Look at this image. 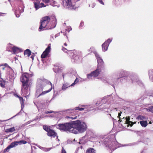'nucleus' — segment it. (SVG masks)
<instances>
[{
	"label": "nucleus",
	"instance_id": "28",
	"mask_svg": "<svg viewBox=\"0 0 153 153\" xmlns=\"http://www.w3.org/2000/svg\"><path fill=\"white\" fill-rule=\"evenodd\" d=\"M5 81L4 80H0V85L2 87H4L5 86Z\"/></svg>",
	"mask_w": 153,
	"mask_h": 153
},
{
	"label": "nucleus",
	"instance_id": "35",
	"mask_svg": "<svg viewBox=\"0 0 153 153\" xmlns=\"http://www.w3.org/2000/svg\"><path fill=\"white\" fill-rule=\"evenodd\" d=\"M84 25V23L83 22H81L80 25V27H82Z\"/></svg>",
	"mask_w": 153,
	"mask_h": 153
},
{
	"label": "nucleus",
	"instance_id": "8",
	"mask_svg": "<svg viewBox=\"0 0 153 153\" xmlns=\"http://www.w3.org/2000/svg\"><path fill=\"white\" fill-rule=\"evenodd\" d=\"M118 118L119 119V121L120 122L122 121L123 120L125 121V120H126V121L125 122L126 123H125L128 124V126L129 125L131 126H132L134 124H135L136 123V122L133 123L131 121H130L129 120L130 118L129 117H126V118L123 117L122 119H121L120 117Z\"/></svg>",
	"mask_w": 153,
	"mask_h": 153
},
{
	"label": "nucleus",
	"instance_id": "53",
	"mask_svg": "<svg viewBox=\"0 0 153 153\" xmlns=\"http://www.w3.org/2000/svg\"><path fill=\"white\" fill-rule=\"evenodd\" d=\"M84 81H85V79H83V80Z\"/></svg>",
	"mask_w": 153,
	"mask_h": 153
},
{
	"label": "nucleus",
	"instance_id": "26",
	"mask_svg": "<svg viewBox=\"0 0 153 153\" xmlns=\"http://www.w3.org/2000/svg\"><path fill=\"white\" fill-rule=\"evenodd\" d=\"M146 109L148 111H150L153 113V106L147 108Z\"/></svg>",
	"mask_w": 153,
	"mask_h": 153
},
{
	"label": "nucleus",
	"instance_id": "14",
	"mask_svg": "<svg viewBox=\"0 0 153 153\" xmlns=\"http://www.w3.org/2000/svg\"><path fill=\"white\" fill-rule=\"evenodd\" d=\"M106 42H105L102 45V50L103 51H107L109 46V44H106Z\"/></svg>",
	"mask_w": 153,
	"mask_h": 153
},
{
	"label": "nucleus",
	"instance_id": "46",
	"mask_svg": "<svg viewBox=\"0 0 153 153\" xmlns=\"http://www.w3.org/2000/svg\"><path fill=\"white\" fill-rule=\"evenodd\" d=\"M22 11H21V13H22L24 11V9L22 8Z\"/></svg>",
	"mask_w": 153,
	"mask_h": 153
},
{
	"label": "nucleus",
	"instance_id": "25",
	"mask_svg": "<svg viewBox=\"0 0 153 153\" xmlns=\"http://www.w3.org/2000/svg\"><path fill=\"white\" fill-rule=\"evenodd\" d=\"M50 4L53 6H56V3L53 0H50Z\"/></svg>",
	"mask_w": 153,
	"mask_h": 153
},
{
	"label": "nucleus",
	"instance_id": "1",
	"mask_svg": "<svg viewBox=\"0 0 153 153\" xmlns=\"http://www.w3.org/2000/svg\"><path fill=\"white\" fill-rule=\"evenodd\" d=\"M56 127L59 130L65 131L77 134L78 132L82 133L87 128L85 123L79 120L72 121L64 124L56 125Z\"/></svg>",
	"mask_w": 153,
	"mask_h": 153
},
{
	"label": "nucleus",
	"instance_id": "4",
	"mask_svg": "<svg viewBox=\"0 0 153 153\" xmlns=\"http://www.w3.org/2000/svg\"><path fill=\"white\" fill-rule=\"evenodd\" d=\"M47 82L49 84H50L51 87L48 90L46 91H44L42 92L38 96V97H39L40 96L45 95L46 93L50 92L52 89V84L51 82H48L47 80L45 79H39L37 80L38 84L39 85L42 86H44L46 85V84Z\"/></svg>",
	"mask_w": 153,
	"mask_h": 153
},
{
	"label": "nucleus",
	"instance_id": "6",
	"mask_svg": "<svg viewBox=\"0 0 153 153\" xmlns=\"http://www.w3.org/2000/svg\"><path fill=\"white\" fill-rule=\"evenodd\" d=\"M101 69L99 68H97L95 71H93L90 74L87 75V77L89 79L91 78L92 76L96 77L97 76L101 71Z\"/></svg>",
	"mask_w": 153,
	"mask_h": 153
},
{
	"label": "nucleus",
	"instance_id": "31",
	"mask_svg": "<svg viewBox=\"0 0 153 153\" xmlns=\"http://www.w3.org/2000/svg\"><path fill=\"white\" fill-rule=\"evenodd\" d=\"M51 149V148H43V150L45 151H49Z\"/></svg>",
	"mask_w": 153,
	"mask_h": 153
},
{
	"label": "nucleus",
	"instance_id": "22",
	"mask_svg": "<svg viewBox=\"0 0 153 153\" xmlns=\"http://www.w3.org/2000/svg\"><path fill=\"white\" fill-rule=\"evenodd\" d=\"M86 153H95V151L93 148L89 149L86 151Z\"/></svg>",
	"mask_w": 153,
	"mask_h": 153
},
{
	"label": "nucleus",
	"instance_id": "42",
	"mask_svg": "<svg viewBox=\"0 0 153 153\" xmlns=\"http://www.w3.org/2000/svg\"><path fill=\"white\" fill-rule=\"evenodd\" d=\"M75 84V83L74 82V83H73L71 85H70V86H73Z\"/></svg>",
	"mask_w": 153,
	"mask_h": 153
},
{
	"label": "nucleus",
	"instance_id": "39",
	"mask_svg": "<svg viewBox=\"0 0 153 153\" xmlns=\"http://www.w3.org/2000/svg\"><path fill=\"white\" fill-rule=\"evenodd\" d=\"M6 14V13H0V16H3V15H2V14L5 15V14Z\"/></svg>",
	"mask_w": 153,
	"mask_h": 153
},
{
	"label": "nucleus",
	"instance_id": "30",
	"mask_svg": "<svg viewBox=\"0 0 153 153\" xmlns=\"http://www.w3.org/2000/svg\"><path fill=\"white\" fill-rule=\"evenodd\" d=\"M5 67L3 65H0V71L4 70L5 69Z\"/></svg>",
	"mask_w": 153,
	"mask_h": 153
},
{
	"label": "nucleus",
	"instance_id": "50",
	"mask_svg": "<svg viewBox=\"0 0 153 153\" xmlns=\"http://www.w3.org/2000/svg\"><path fill=\"white\" fill-rule=\"evenodd\" d=\"M82 106H88V105H83Z\"/></svg>",
	"mask_w": 153,
	"mask_h": 153
},
{
	"label": "nucleus",
	"instance_id": "17",
	"mask_svg": "<svg viewBox=\"0 0 153 153\" xmlns=\"http://www.w3.org/2000/svg\"><path fill=\"white\" fill-rule=\"evenodd\" d=\"M139 123L141 126L143 127H146L148 125L147 122L146 121H141Z\"/></svg>",
	"mask_w": 153,
	"mask_h": 153
},
{
	"label": "nucleus",
	"instance_id": "37",
	"mask_svg": "<svg viewBox=\"0 0 153 153\" xmlns=\"http://www.w3.org/2000/svg\"><path fill=\"white\" fill-rule=\"evenodd\" d=\"M62 153H66V152L65 150L62 148Z\"/></svg>",
	"mask_w": 153,
	"mask_h": 153
},
{
	"label": "nucleus",
	"instance_id": "45",
	"mask_svg": "<svg viewBox=\"0 0 153 153\" xmlns=\"http://www.w3.org/2000/svg\"><path fill=\"white\" fill-rule=\"evenodd\" d=\"M31 58H32V60H33V56H31Z\"/></svg>",
	"mask_w": 153,
	"mask_h": 153
},
{
	"label": "nucleus",
	"instance_id": "21",
	"mask_svg": "<svg viewBox=\"0 0 153 153\" xmlns=\"http://www.w3.org/2000/svg\"><path fill=\"white\" fill-rule=\"evenodd\" d=\"M136 118L138 120H143L146 119V118L145 117L141 115H138Z\"/></svg>",
	"mask_w": 153,
	"mask_h": 153
},
{
	"label": "nucleus",
	"instance_id": "29",
	"mask_svg": "<svg viewBox=\"0 0 153 153\" xmlns=\"http://www.w3.org/2000/svg\"><path fill=\"white\" fill-rule=\"evenodd\" d=\"M112 39H108L105 42H106V44H108L109 45L110 43L112 41Z\"/></svg>",
	"mask_w": 153,
	"mask_h": 153
},
{
	"label": "nucleus",
	"instance_id": "44",
	"mask_svg": "<svg viewBox=\"0 0 153 153\" xmlns=\"http://www.w3.org/2000/svg\"><path fill=\"white\" fill-rule=\"evenodd\" d=\"M4 65L5 67V66H8L7 64L6 63L4 64V65Z\"/></svg>",
	"mask_w": 153,
	"mask_h": 153
},
{
	"label": "nucleus",
	"instance_id": "7",
	"mask_svg": "<svg viewBox=\"0 0 153 153\" xmlns=\"http://www.w3.org/2000/svg\"><path fill=\"white\" fill-rule=\"evenodd\" d=\"M96 58L97 59L98 62V67L97 68H100L102 69L103 66L104 62L102 59L100 57V56L97 53H94Z\"/></svg>",
	"mask_w": 153,
	"mask_h": 153
},
{
	"label": "nucleus",
	"instance_id": "51",
	"mask_svg": "<svg viewBox=\"0 0 153 153\" xmlns=\"http://www.w3.org/2000/svg\"><path fill=\"white\" fill-rule=\"evenodd\" d=\"M115 109L116 110H117V109L116 108H115Z\"/></svg>",
	"mask_w": 153,
	"mask_h": 153
},
{
	"label": "nucleus",
	"instance_id": "33",
	"mask_svg": "<svg viewBox=\"0 0 153 153\" xmlns=\"http://www.w3.org/2000/svg\"><path fill=\"white\" fill-rule=\"evenodd\" d=\"M42 1L45 3H47L50 1V0H42Z\"/></svg>",
	"mask_w": 153,
	"mask_h": 153
},
{
	"label": "nucleus",
	"instance_id": "32",
	"mask_svg": "<svg viewBox=\"0 0 153 153\" xmlns=\"http://www.w3.org/2000/svg\"><path fill=\"white\" fill-rule=\"evenodd\" d=\"M68 29H66V31H68V32L69 33L70 31L72 30V28L71 27H68Z\"/></svg>",
	"mask_w": 153,
	"mask_h": 153
},
{
	"label": "nucleus",
	"instance_id": "10",
	"mask_svg": "<svg viewBox=\"0 0 153 153\" xmlns=\"http://www.w3.org/2000/svg\"><path fill=\"white\" fill-rule=\"evenodd\" d=\"M51 49V45L49 44L48 47L43 52V53L41 55V58H44L46 57L48 55L49 53L50 52Z\"/></svg>",
	"mask_w": 153,
	"mask_h": 153
},
{
	"label": "nucleus",
	"instance_id": "41",
	"mask_svg": "<svg viewBox=\"0 0 153 153\" xmlns=\"http://www.w3.org/2000/svg\"><path fill=\"white\" fill-rule=\"evenodd\" d=\"M121 113H118V118L120 117L121 116Z\"/></svg>",
	"mask_w": 153,
	"mask_h": 153
},
{
	"label": "nucleus",
	"instance_id": "24",
	"mask_svg": "<svg viewBox=\"0 0 153 153\" xmlns=\"http://www.w3.org/2000/svg\"><path fill=\"white\" fill-rule=\"evenodd\" d=\"M149 78L153 81V70L149 71Z\"/></svg>",
	"mask_w": 153,
	"mask_h": 153
},
{
	"label": "nucleus",
	"instance_id": "52",
	"mask_svg": "<svg viewBox=\"0 0 153 153\" xmlns=\"http://www.w3.org/2000/svg\"><path fill=\"white\" fill-rule=\"evenodd\" d=\"M117 143V142H116L115 144H116Z\"/></svg>",
	"mask_w": 153,
	"mask_h": 153
},
{
	"label": "nucleus",
	"instance_id": "27",
	"mask_svg": "<svg viewBox=\"0 0 153 153\" xmlns=\"http://www.w3.org/2000/svg\"><path fill=\"white\" fill-rule=\"evenodd\" d=\"M43 128L46 131L48 132V131H50V130L51 129H50V128H49V127L46 126H43Z\"/></svg>",
	"mask_w": 153,
	"mask_h": 153
},
{
	"label": "nucleus",
	"instance_id": "18",
	"mask_svg": "<svg viewBox=\"0 0 153 153\" xmlns=\"http://www.w3.org/2000/svg\"><path fill=\"white\" fill-rule=\"evenodd\" d=\"M69 84L68 83H64L63 84L62 88V90H65L66 89L68 88V87H70Z\"/></svg>",
	"mask_w": 153,
	"mask_h": 153
},
{
	"label": "nucleus",
	"instance_id": "55",
	"mask_svg": "<svg viewBox=\"0 0 153 153\" xmlns=\"http://www.w3.org/2000/svg\"><path fill=\"white\" fill-rule=\"evenodd\" d=\"M97 104V103H96V104Z\"/></svg>",
	"mask_w": 153,
	"mask_h": 153
},
{
	"label": "nucleus",
	"instance_id": "34",
	"mask_svg": "<svg viewBox=\"0 0 153 153\" xmlns=\"http://www.w3.org/2000/svg\"><path fill=\"white\" fill-rule=\"evenodd\" d=\"M100 4L104 5V4L103 2L102 1V0H97Z\"/></svg>",
	"mask_w": 153,
	"mask_h": 153
},
{
	"label": "nucleus",
	"instance_id": "5",
	"mask_svg": "<svg viewBox=\"0 0 153 153\" xmlns=\"http://www.w3.org/2000/svg\"><path fill=\"white\" fill-rule=\"evenodd\" d=\"M27 142L25 140L14 142L11 143L10 145L8 146L5 149V151L8 152L9 150L11 148L14 147L18 145H21L22 144H25Z\"/></svg>",
	"mask_w": 153,
	"mask_h": 153
},
{
	"label": "nucleus",
	"instance_id": "40",
	"mask_svg": "<svg viewBox=\"0 0 153 153\" xmlns=\"http://www.w3.org/2000/svg\"><path fill=\"white\" fill-rule=\"evenodd\" d=\"M78 80H77V78L75 80L74 82L75 83H76L78 82Z\"/></svg>",
	"mask_w": 153,
	"mask_h": 153
},
{
	"label": "nucleus",
	"instance_id": "20",
	"mask_svg": "<svg viewBox=\"0 0 153 153\" xmlns=\"http://www.w3.org/2000/svg\"><path fill=\"white\" fill-rule=\"evenodd\" d=\"M15 129L14 127L9 128L6 129H5V131L6 132H12L14 131Z\"/></svg>",
	"mask_w": 153,
	"mask_h": 153
},
{
	"label": "nucleus",
	"instance_id": "13",
	"mask_svg": "<svg viewBox=\"0 0 153 153\" xmlns=\"http://www.w3.org/2000/svg\"><path fill=\"white\" fill-rule=\"evenodd\" d=\"M12 49L13 53H15L22 51L21 49L16 47H12L10 48Z\"/></svg>",
	"mask_w": 153,
	"mask_h": 153
},
{
	"label": "nucleus",
	"instance_id": "23",
	"mask_svg": "<svg viewBox=\"0 0 153 153\" xmlns=\"http://www.w3.org/2000/svg\"><path fill=\"white\" fill-rule=\"evenodd\" d=\"M16 96L17 97H18L19 98V100L21 102V107L22 108L24 106L23 99V98L22 97H19L18 95H16Z\"/></svg>",
	"mask_w": 153,
	"mask_h": 153
},
{
	"label": "nucleus",
	"instance_id": "47",
	"mask_svg": "<svg viewBox=\"0 0 153 153\" xmlns=\"http://www.w3.org/2000/svg\"><path fill=\"white\" fill-rule=\"evenodd\" d=\"M64 45H65V46H66L67 45V44L66 43H65L64 44Z\"/></svg>",
	"mask_w": 153,
	"mask_h": 153
},
{
	"label": "nucleus",
	"instance_id": "54",
	"mask_svg": "<svg viewBox=\"0 0 153 153\" xmlns=\"http://www.w3.org/2000/svg\"><path fill=\"white\" fill-rule=\"evenodd\" d=\"M108 106L107 107H106L105 108H108Z\"/></svg>",
	"mask_w": 153,
	"mask_h": 153
},
{
	"label": "nucleus",
	"instance_id": "11",
	"mask_svg": "<svg viewBox=\"0 0 153 153\" xmlns=\"http://www.w3.org/2000/svg\"><path fill=\"white\" fill-rule=\"evenodd\" d=\"M34 3L35 7L36 10L38 9L40 7H45L47 6V5H44V4L42 3L40 4H38L36 2H34Z\"/></svg>",
	"mask_w": 153,
	"mask_h": 153
},
{
	"label": "nucleus",
	"instance_id": "15",
	"mask_svg": "<svg viewBox=\"0 0 153 153\" xmlns=\"http://www.w3.org/2000/svg\"><path fill=\"white\" fill-rule=\"evenodd\" d=\"M84 110V108H79V107H76L74 109H70L68 110H67V111H69L71 112H74V111L75 110H79V111H82Z\"/></svg>",
	"mask_w": 153,
	"mask_h": 153
},
{
	"label": "nucleus",
	"instance_id": "48",
	"mask_svg": "<svg viewBox=\"0 0 153 153\" xmlns=\"http://www.w3.org/2000/svg\"><path fill=\"white\" fill-rule=\"evenodd\" d=\"M149 124H152V122L150 121L149 123Z\"/></svg>",
	"mask_w": 153,
	"mask_h": 153
},
{
	"label": "nucleus",
	"instance_id": "49",
	"mask_svg": "<svg viewBox=\"0 0 153 153\" xmlns=\"http://www.w3.org/2000/svg\"><path fill=\"white\" fill-rule=\"evenodd\" d=\"M95 6V4H94L93 6L92 7H93Z\"/></svg>",
	"mask_w": 153,
	"mask_h": 153
},
{
	"label": "nucleus",
	"instance_id": "56",
	"mask_svg": "<svg viewBox=\"0 0 153 153\" xmlns=\"http://www.w3.org/2000/svg\"><path fill=\"white\" fill-rule=\"evenodd\" d=\"M9 1H10V0H9Z\"/></svg>",
	"mask_w": 153,
	"mask_h": 153
},
{
	"label": "nucleus",
	"instance_id": "38",
	"mask_svg": "<svg viewBox=\"0 0 153 153\" xmlns=\"http://www.w3.org/2000/svg\"><path fill=\"white\" fill-rule=\"evenodd\" d=\"M53 112V111H47L45 112V114H48V113H51Z\"/></svg>",
	"mask_w": 153,
	"mask_h": 153
},
{
	"label": "nucleus",
	"instance_id": "19",
	"mask_svg": "<svg viewBox=\"0 0 153 153\" xmlns=\"http://www.w3.org/2000/svg\"><path fill=\"white\" fill-rule=\"evenodd\" d=\"M121 146H117L116 145H113V146H112L111 145H109L108 146V147L111 149V150H114V149H117V148L121 147Z\"/></svg>",
	"mask_w": 153,
	"mask_h": 153
},
{
	"label": "nucleus",
	"instance_id": "3",
	"mask_svg": "<svg viewBox=\"0 0 153 153\" xmlns=\"http://www.w3.org/2000/svg\"><path fill=\"white\" fill-rule=\"evenodd\" d=\"M30 76V75L25 73L23 74L20 77V81L22 84L21 90L22 93L24 95H28L30 94L28 88L29 85L27 82L29 80Z\"/></svg>",
	"mask_w": 153,
	"mask_h": 153
},
{
	"label": "nucleus",
	"instance_id": "12",
	"mask_svg": "<svg viewBox=\"0 0 153 153\" xmlns=\"http://www.w3.org/2000/svg\"><path fill=\"white\" fill-rule=\"evenodd\" d=\"M56 133L54 131L51 129L50 130V131H49L48 133H47L48 136L51 137H54L56 136Z\"/></svg>",
	"mask_w": 153,
	"mask_h": 153
},
{
	"label": "nucleus",
	"instance_id": "9",
	"mask_svg": "<svg viewBox=\"0 0 153 153\" xmlns=\"http://www.w3.org/2000/svg\"><path fill=\"white\" fill-rule=\"evenodd\" d=\"M63 5L67 8H72L73 7V4L71 0H64Z\"/></svg>",
	"mask_w": 153,
	"mask_h": 153
},
{
	"label": "nucleus",
	"instance_id": "43",
	"mask_svg": "<svg viewBox=\"0 0 153 153\" xmlns=\"http://www.w3.org/2000/svg\"><path fill=\"white\" fill-rule=\"evenodd\" d=\"M16 17H19L20 16V15L19 14H16Z\"/></svg>",
	"mask_w": 153,
	"mask_h": 153
},
{
	"label": "nucleus",
	"instance_id": "36",
	"mask_svg": "<svg viewBox=\"0 0 153 153\" xmlns=\"http://www.w3.org/2000/svg\"><path fill=\"white\" fill-rule=\"evenodd\" d=\"M62 50L64 51V52H66L67 50L65 48H63L62 49Z\"/></svg>",
	"mask_w": 153,
	"mask_h": 153
},
{
	"label": "nucleus",
	"instance_id": "2",
	"mask_svg": "<svg viewBox=\"0 0 153 153\" xmlns=\"http://www.w3.org/2000/svg\"><path fill=\"white\" fill-rule=\"evenodd\" d=\"M57 23V20L54 15H53L51 19L48 16L43 17L41 22L39 31L44 30L45 27L49 29L54 28L56 27Z\"/></svg>",
	"mask_w": 153,
	"mask_h": 153
},
{
	"label": "nucleus",
	"instance_id": "16",
	"mask_svg": "<svg viewBox=\"0 0 153 153\" xmlns=\"http://www.w3.org/2000/svg\"><path fill=\"white\" fill-rule=\"evenodd\" d=\"M24 53L26 57H29L31 54V52L29 49H27L25 51Z\"/></svg>",
	"mask_w": 153,
	"mask_h": 153
}]
</instances>
